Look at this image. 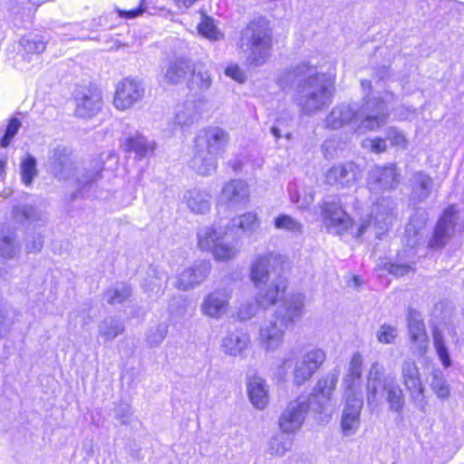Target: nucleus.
Listing matches in <instances>:
<instances>
[{"label": "nucleus", "instance_id": "1", "mask_svg": "<svg viewBox=\"0 0 464 464\" xmlns=\"http://www.w3.org/2000/svg\"><path fill=\"white\" fill-rule=\"evenodd\" d=\"M282 90L295 88V102L304 115L312 116L329 106L334 99L335 78L318 73L309 63L302 62L281 71L276 79Z\"/></svg>", "mask_w": 464, "mask_h": 464}, {"label": "nucleus", "instance_id": "2", "mask_svg": "<svg viewBox=\"0 0 464 464\" xmlns=\"http://www.w3.org/2000/svg\"><path fill=\"white\" fill-rule=\"evenodd\" d=\"M363 98L361 104L343 102L335 105L327 114L324 123L331 130L352 125L354 131H374L384 126L390 113L382 96L372 95V82L362 80Z\"/></svg>", "mask_w": 464, "mask_h": 464}, {"label": "nucleus", "instance_id": "3", "mask_svg": "<svg viewBox=\"0 0 464 464\" xmlns=\"http://www.w3.org/2000/svg\"><path fill=\"white\" fill-rule=\"evenodd\" d=\"M339 380V372L331 371L319 380L310 396L300 395L287 402L278 417V428L284 434L294 435L298 432L313 406L317 412L323 413L330 405V401Z\"/></svg>", "mask_w": 464, "mask_h": 464}, {"label": "nucleus", "instance_id": "4", "mask_svg": "<svg viewBox=\"0 0 464 464\" xmlns=\"http://www.w3.org/2000/svg\"><path fill=\"white\" fill-rule=\"evenodd\" d=\"M218 220L211 227H205L198 232V246L209 250L216 260L225 261L231 257L230 232L232 230V183L226 182L217 197Z\"/></svg>", "mask_w": 464, "mask_h": 464}, {"label": "nucleus", "instance_id": "5", "mask_svg": "<svg viewBox=\"0 0 464 464\" xmlns=\"http://www.w3.org/2000/svg\"><path fill=\"white\" fill-rule=\"evenodd\" d=\"M304 307V296L301 294L283 299L274 317L265 322L259 330L261 343L266 351H276L282 345L286 329L302 318Z\"/></svg>", "mask_w": 464, "mask_h": 464}, {"label": "nucleus", "instance_id": "6", "mask_svg": "<svg viewBox=\"0 0 464 464\" xmlns=\"http://www.w3.org/2000/svg\"><path fill=\"white\" fill-rule=\"evenodd\" d=\"M229 134L219 127L199 130L194 138L189 168L202 176L211 175L217 169L218 159L228 145Z\"/></svg>", "mask_w": 464, "mask_h": 464}, {"label": "nucleus", "instance_id": "7", "mask_svg": "<svg viewBox=\"0 0 464 464\" xmlns=\"http://www.w3.org/2000/svg\"><path fill=\"white\" fill-rule=\"evenodd\" d=\"M46 169L60 180H69L75 177L77 184L84 187L100 179L103 162L100 159H94L87 166L79 169L72 150L65 146L58 145L49 150Z\"/></svg>", "mask_w": 464, "mask_h": 464}, {"label": "nucleus", "instance_id": "8", "mask_svg": "<svg viewBox=\"0 0 464 464\" xmlns=\"http://www.w3.org/2000/svg\"><path fill=\"white\" fill-rule=\"evenodd\" d=\"M382 388L389 409L394 412H401L404 407V395L394 376L384 375V367L378 362L372 363L366 382V395L368 403L377 401L379 390Z\"/></svg>", "mask_w": 464, "mask_h": 464}, {"label": "nucleus", "instance_id": "9", "mask_svg": "<svg viewBox=\"0 0 464 464\" xmlns=\"http://www.w3.org/2000/svg\"><path fill=\"white\" fill-rule=\"evenodd\" d=\"M242 41L249 48L248 63L255 66L265 64L272 52L269 21L262 16L254 18L243 31Z\"/></svg>", "mask_w": 464, "mask_h": 464}, {"label": "nucleus", "instance_id": "10", "mask_svg": "<svg viewBox=\"0 0 464 464\" xmlns=\"http://www.w3.org/2000/svg\"><path fill=\"white\" fill-rule=\"evenodd\" d=\"M464 229V216L462 217L456 206H450L444 210L437 222L429 246L439 249L446 246L453 235Z\"/></svg>", "mask_w": 464, "mask_h": 464}, {"label": "nucleus", "instance_id": "11", "mask_svg": "<svg viewBox=\"0 0 464 464\" xmlns=\"http://www.w3.org/2000/svg\"><path fill=\"white\" fill-rule=\"evenodd\" d=\"M326 360V353L322 348L312 347L296 358L293 369V382L301 386L308 382Z\"/></svg>", "mask_w": 464, "mask_h": 464}, {"label": "nucleus", "instance_id": "12", "mask_svg": "<svg viewBox=\"0 0 464 464\" xmlns=\"http://www.w3.org/2000/svg\"><path fill=\"white\" fill-rule=\"evenodd\" d=\"M145 92L146 89L141 80L124 78L116 85L113 106L118 111H127L143 99Z\"/></svg>", "mask_w": 464, "mask_h": 464}, {"label": "nucleus", "instance_id": "13", "mask_svg": "<svg viewBox=\"0 0 464 464\" xmlns=\"http://www.w3.org/2000/svg\"><path fill=\"white\" fill-rule=\"evenodd\" d=\"M362 176L360 167L353 161H347L329 168L324 173V182L337 188H352Z\"/></svg>", "mask_w": 464, "mask_h": 464}, {"label": "nucleus", "instance_id": "14", "mask_svg": "<svg viewBox=\"0 0 464 464\" xmlns=\"http://www.w3.org/2000/svg\"><path fill=\"white\" fill-rule=\"evenodd\" d=\"M401 377L415 406L424 410L426 406L423 393L424 386L420 380L419 368L413 360L406 359L403 361L401 366Z\"/></svg>", "mask_w": 464, "mask_h": 464}, {"label": "nucleus", "instance_id": "15", "mask_svg": "<svg viewBox=\"0 0 464 464\" xmlns=\"http://www.w3.org/2000/svg\"><path fill=\"white\" fill-rule=\"evenodd\" d=\"M74 101V113L82 119H90L97 115L103 104L102 92L94 86H85L77 90Z\"/></svg>", "mask_w": 464, "mask_h": 464}, {"label": "nucleus", "instance_id": "16", "mask_svg": "<svg viewBox=\"0 0 464 464\" xmlns=\"http://www.w3.org/2000/svg\"><path fill=\"white\" fill-rule=\"evenodd\" d=\"M406 320L411 348L419 357H423L429 349V339L422 315L417 310L409 308Z\"/></svg>", "mask_w": 464, "mask_h": 464}, {"label": "nucleus", "instance_id": "17", "mask_svg": "<svg viewBox=\"0 0 464 464\" xmlns=\"http://www.w3.org/2000/svg\"><path fill=\"white\" fill-rule=\"evenodd\" d=\"M321 209L324 225L329 232L341 235L352 227V218L338 202L324 201Z\"/></svg>", "mask_w": 464, "mask_h": 464}, {"label": "nucleus", "instance_id": "18", "mask_svg": "<svg viewBox=\"0 0 464 464\" xmlns=\"http://www.w3.org/2000/svg\"><path fill=\"white\" fill-rule=\"evenodd\" d=\"M399 176L395 164L374 166L369 172L367 184L376 193L393 189L400 182Z\"/></svg>", "mask_w": 464, "mask_h": 464}, {"label": "nucleus", "instance_id": "19", "mask_svg": "<svg viewBox=\"0 0 464 464\" xmlns=\"http://www.w3.org/2000/svg\"><path fill=\"white\" fill-rule=\"evenodd\" d=\"M362 406V397L346 398L340 420L341 430L344 437L353 436L359 430Z\"/></svg>", "mask_w": 464, "mask_h": 464}, {"label": "nucleus", "instance_id": "20", "mask_svg": "<svg viewBox=\"0 0 464 464\" xmlns=\"http://www.w3.org/2000/svg\"><path fill=\"white\" fill-rule=\"evenodd\" d=\"M362 357L359 353L351 358L347 372L343 380L344 398L362 397Z\"/></svg>", "mask_w": 464, "mask_h": 464}, {"label": "nucleus", "instance_id": "21", "mask_svg": "<svg viewBox=\"0 0 464 464\" xmlns=\"http://www.w3.org/2000/svg\"><path fill=\"white\" fill-rule=\"evenodd\" d=\"M286 287V279L279 276L273 279L269 285L266 284L260 287H256L257 289L256 303L261 308H268L284 297Z\"/></svg>", "mask_w": 464, "mask_h": 464}, {"label": "nucleus", "instance_id": "22", "mask_svg": "<svg viewBox=\"0 0 464 464\" xmlns=\"http://www.w3.org/2000/svg\"><path fill=\"white\" fill-rule=\"evenodd\" d=\"M229 300V290L217 289L204 298L201 312L211 318H221L228 311Z\"/></svg>", "mask_w": 464, "mask_h": 464}, {"label": "nucleus", "instance_id": "23", "mask_svg": "<svg viewBox=\"0 0 464 464\" xmlns=\"http://www.w3.org/2000/svg\"><path fill=\"white\" fill-rule=\"evenodd\" d=\"M209 272V262H196L192 266L188 267L178 274L175 286L180 290H188L204 282Z\"/></svg>", "mask_w": 464, "mask_h": 464}, {"label": "nucleus", "instance_id": "24", "mask_svg": "<svg viewBox=\"0 0 464 464\" xmlns=\"http://www.w3.org/2000/svg\"><path fill=\"white\" fill-rule=\"evenodd\" d=\"M446 334L451 337L456 335V331L449 325H435L432 328V341L436 353L444 368L451 366V359L446 344Z\"/></svg>", "mask_w": 464, "mask_h": 464}, {"label": "nucleus", "instance_id": "25", "mask_svg": "<svg viewBox=\"0 0 464 464\" xmlns=\"http://www.w3.org/2000/svg\"><path fill=\"white\" fill-rule=\"evenodd\" d=\"M203 103L200 101H188L177 108L174 123L180 129L196 123L202 114Z\"/></svg>", "mask_w": 464, "mask_h": 464}, {"label": "nucleus", "instance_id": "26", "mask_svg": "<svg viewBox=\"0 0 464 464\" xmlns=\"http://www.w3.org/2000/svg\"><path fill=\"white\" fill-rule=\"evenodd\" d=\"M275 261L276 256L273 254H266L256 257L250 270V277L255 287H260L268 283L273 262Z\"/></svg>", "mask_w": 464, "mask_h": 464}, {"label": "nucleus", "instance_id": "27", "mask_svg": "<svg viewBox=\"0 0 464 464\" xmlns=\"http://www.w3.org/2000/svg\"><path fill=\"white\" fill-rule=\"evenodd\" d=\"M167 280V274L162 269L151 266L143 279L141 286L150 297L157 298L164 293Z\"/></svg>", "mask_w": 464, "mask_h": 464}, {"label": "nucleus", "instance_id": "28", "mask_svg": "<svg viewBox=\"0 0 464 464\" xmlns=\"http://www.w3.org/2000/svg\"><path fill=\"white\" fill-rule=\"evenodd\" d=\"M210 200L211 196L208 191L196 188L187 190L183 195V201L195 214L208 213L211 208Z\"/></svg>", "mask_w": 464, "mask_h": 464}, {"label": "nucleus", "instance_id": "29", "mask_svg": "<svg viewBox=\"0 0 464 464\" xmlns=\"http://www.w3.org/2000/svg\"><path fill=\"white\" fill-rule=\"evenodd\" d=\"M247 393L251 403L258 410L265 409L269 401L268 387L261 377L254 375L248 378Z\"/></svg>", "mask_w": 464, "mask_h": 464}, {"label": "nucleus", "instance_id": "30", "mask_svg": "<svg viewBox=\"0 0 464 464\" xmlns=\"http://www.w3.org/2000/svg\"><path fill=\"white\" fill-rule=\"evenodd\" d=\"M372 218L368 221L362 223L358 228L357 237L362 236L366 229L373 223V225L380 230L376 234L380 235L382 231L387 230L389 226L392 224V208H388L387 206L378 204L373 209Z\"/></svg>", "mask_w": 464, "mask_h": 464}, {"label": "nucleus", "instance_id": "31", "mask_svg": "<svg viewBox=\"0 0 464 464\" xmlns=\"http://www.w3.org/2000/svg\"><path fill=\"white\" fill-rule=\"evenodd\" d=\"M190 68V62L186 58L170 60L163 72L164 82L169 84H178L186 79Z\"/></svg>", "mask_w": 464, "mask_h": 464}, {"label": "nucleus", "instance_id": "32", "mask_svg": "<svg viewBox=\"0 0 464 464\" xmlns=\"http://www.w3.org/2000/svg\"><path fill=\"white\" fill-rule=\"evenodd\" d=\"M412 182V195L419 201L427 199L430 193L433 185L431 177L424 172H416L411 179Z\"/></svg>", "mask_w": 464, "mask_h": 464}, {"label": "nucleus", "instance_id": "33", "mask_svg": "<svg viewBox=\"0 0 464 464\" xmlns=\"http://www.w3.org/2000/svg\"><path fill=\"white\" fill-rule=\"evenodd\" d=\"M20 252L15 233L10 229L0 231V256L5 259L14 258Z\"/></svg>", "mask_w": 464, "mask_h": 464}, {"label": "nucleus", "instance_id": "34", "mask_svg": "<svg viewBox=\"0 0 464 464\" xmlns=\"http://www.w3.org/2000/svg\"><path fill=\"white\" fill-rule=\"evenodd\" d=\"M125 150L133 151L139 158H143L154 150L153 141L147 140L144 136L137 134L128 138L125 141Z\"/></svg>", "mask_w": 464, "mask_h": 464}, {"label": "nucleus", "instance_id": "35", "mask_svg": "<svg viewBox=\"0 0 464 464\" xmlns=\"http://www.w3.org/2000/svg\"><path fill=\"white\" fill-rule=\"evenodd\" d=\"M284 433H277L272 436L266 444V453L273 457H283L292 448V440Z\"/></svg>", "mask_w": 464, "mask_h": 464}, {"label": "nucleus", "instance_id": "36", "mask_svg": "<svg viewBox=\"0 0 464 464\" xmlns=\"http://www.w3.org/2000/svg\"><path fill=\"white\" fill-rule=\"evenodd\" d=\"M123 331L124 326L121 322L112 317L105 318L99 324V334L107 341L115 339Z\"/></svg>", "mask_w": 464, "mask_h": 464}, {"label": "nucleus", "instance_id": "37", "mask_svg": "<svg viewBox=\"0 0 464 464\" xmlns=\"http://www.w3.org/2000/svg\"><path fill=\"white\" fill-rule=\"evenodd\" d=\"M190 84L191 89L200 92L208 90L212 84V77L209 71L204 66L195 69L191 75Z\"/></svg>", "mask_w": 464, "mask_h": 464}, {"label": "nucleus", "instance_id": "38", "mask_svg": "<svg viewBox=\"0 0 464 464\" xmlns=\"http://www.w3.org/2000/svg\"><path fill=\"white\" fill-rule=\"evenodd\" d=\"M43 214L31 205L16 206L13 209V217L15 221L24 224L42 219Z\"/></svg>", "mask_w": 464, "mask_h": 464}, {"label": "nucleus", "instance_id": "39", "mask_svg": "<svg viewBox=\"0 0 464 464\" xmlns=\"http://www.w3.org/2000/svg\"><path fill=\"white\" fill-rule=\"evenodd\" d=\"M291 201L297 205L299 208H306L314 200V190L311 188H303L302 190L294 187L288 188Z\"/></svg>", "mask_w": 464, "mask_h": 464}, {"label": "nucleus", "instance_id": "40", "mask_svg": "<svg viewBox=\"0 0 464 464\" xmlns=\"http://www.w3.org/2000/svg\"><path fill=\"white\" fill-rule=\"evenodd\" d=\"M20 172L23 183L30 186L37 175L36 160L31 155H26L21 161Z\"/></svg>", "mask_w": 464, "mask_h": 464}, {"label": "nucleus", "instance_id": "41", "mask_svg": "<svg viewBox=\"0 0 464 464\" xmlns=\"http://www.w3.org/2000/svg\"><path fill=\"white\" fill-rule=\"evenodd\" d=\"M386 140H388L392 147L398 150H406L409 147V139L406 133L397 127L392 126L385 130Z\"/></svg>", "mask_w": 464, "mask_h": 464}, {"label": "nucleus", "instance_id": "42", "mask_svg": "<svg viewBox=\"0 0 464 464\" xmlns=\"http://www.w3.org/2000/svg\"><path fill=\"white\" fill-rule=\"evenodd\" d=\"M130 293L131 290L128 285L119 284L109 289L105 293L104 298L111 304H121L130 295Z\"/></svg>", "mask_w": 464, "mask_h": 464}, {"label": "nucleus", "instance_id": "43", "mask_svg": "<svg viewBox=\"0 0 464 464\" xmlns=\"http://www.w3.org/2000/svg\"><path fill=\"white\" fill-rule=\"evenodd\" d=\"M275 227L277 229L285 230L295 234H302L303 225L288 215H280L275 219Z\"/></svg>", "mask_w": 464, "mask_h": 464}, {"label": "nucleus", "instance_id": "44", "mask_svg": "<svg viewBox=\"0 0 464 464\" xmlns=\"http://www.w3.org/2000/svg\"><path fill=\"white\" fill-rule=\"evenodd\" d=\"M198 30L201 35L211 41H216L220 36V33L217 29L214 20L206 15L202 16L201 22L198 25Z\"/></svg>", "mask_w": 464, "mask_h": 464}, {"label": "nucleus", "instance_id": "45", "mask_svg": "<svg viewBox=\"0 0 464 464\" xmlns=\"http://www.w3.org/2000/svg\"><path fill=\"white\" fill-rule=\"evenodd\" d=\"M168 325L166 324H160L155 327L149 330L147 334V343L150 347L159 346L166 338L168 334Z\"/></svg>", "mask_w": 464, "mask_h": 464}, {"label": "nucleus", "instance_id": "46", "mask_svg": "<svg viewBox=\"0 0 464 464\" xmlns=\"http://www.w3.org/2000/svg\"><path fill=\"white\" fill-rule=\"evenodd\" d=\"M431 389L440 398L447 399L450 396V386L440 371L433 373Z\"/></svg>", "mask_w": 464, "mask_h": 464}, {"label": "nucleus", "instance_id": "47", "mask_svg": "<svg viewBox=\"0 0 464 464\" xmlns=\"http://www.w3.org/2000/svg\"><path fill=\"white\" fill-rule=\"evenodd\" d=\"M21 44L28 53H41L46 47L45 42L39 36L24 37L21 40Z\"/></svg>", "mask_w": 464, "mask_h": 464}, {"label": "nucleus", "instance_id": "48", "mask_svg": "<svg viewBox=\"0 0 464 464\" xmlns=\"http://www.w3.org/2000/svg\"><path fill=\"white\" fill-rule=\"evenodd\" d=\"M21 127V122L17 118H12L4 130V135L0 139V146L6 148L9 146L13 138L16 135Z\"/></svg>", "mask_w": 464, "mask_h": 464}, {"label": "nucleus", "instance_id": "49", "mask_svg": "<svg viewBox=\"0 0 464 464\" xmlns=\"http://www.w3.org/2000/svg\"><path fill=\"white\" fill-rule=\"evenodd\" d=\"M376 336L382 343H393L398 336V329L395 326L382 324L379 328Z\"/></svg>", "mask_w": 464, "mask_h": 464}, {"label": "nucleus", "instance_id": "50", "mask_svg": "<svg viewBox=\"0 0 464 464\" xmlns=\"http://www.w3.org/2000/svg\"><path fill=\"white\" fill-rule=\"evenodd\" d=\"M362 147L376 154L382 153L387 150L386 140L380 137L364 139L362 141Z\"/></svg>", "mask_w": 464, "mask_h": 464}, {"label": "nucleus", "instance_id": "51", "mask_svg": "<svg viewBox=\"0 0 464 464\" xmlns=\"http://www.w3.org/2000/svg\"><path fill=\"white\" fill-rule=\"evenodd\" d=\"M238 227L245 231L255 229L258 226V219L256 214L248 212L241 215L238 218Z\"/></svg>", "mask_w": 464, "mask_h": 464}, {"label": "nucleus", "instance_id": "52", "mask_svg": "<svg viewBox=\"0 0 464 464\" xmlns=\"http://www.w3.org/2000/svg\"><path fill=\"white\" fill-rule=\"evenodd\" d=\"M259 306L255 305L251 302H246L242 304L237 310V317L241 321H246L251 319L257 313V308Z\"/></svg>", "mask_w": 464, "mask_h": 464}, {"label": "nucleus", "instance_id": "53", "mask_svg": "<svg viewBox=\"0 0 464 464\" xmlns=\"http://www.w3.org/2000/svg\"><path fill=\"white\" fill-rule=\"evenodd\" d=\"M426 223V216L424 214L420 215V220L417 216H414L411 218L410 223L407 225L405 233L407 236H410L411 233L414 237L418 236L419 230H420Z\"/></svg>", "mask_w": 464, "mask_h": 464}, {"label": "nucleus", "instance_id": "54", "mask_svg": "<svg viewBox=\"0 0 464 464\" xmlns=\"http://www.w3.org/2000/svg\"><path fill=\"white\" fill-rule=\"evenodd\" d=\"M387 270L389 271L390 274L394 275L397 277L404 276L410 274L411 272L414 271L411 265L398 263L388 264Z\"/></svg>", "mask_w": 464, "mask_h": 464}, {"label": "nucleus", "instance_id": "55", "mask_svg": "<svg viewBox=\"0 0 464 464\" xmlns=\"http://www.w3.org/2000/svg\"><path fill=\"white\" fill-rule=\"evenodd\" d=\"M339 143L336 139L330 138L322 145V150L325 158L330 159L333 158L337 151Z\"/></svg>", "mask_w": 464, "mask_h": 464}, {"label": "nucleus", "instance_id": "56", "mask_svg": "<svg viewBox=\"0 0 464 464\" xmlns=\"http://www.w3.org/2000/svg\"><path fill=\"white\" fill-rule=\"evenodd\" d=\"M10 310L3 304L0 299V334L5 332L10 325L9 315Z\"/></svg>", "mask_w": 464, "mask_h": 464}, {"label": "nucleus", "instance_id": "57", "mask_svg": "<svg viewBox=\"0 0 464 464\" xmlns=\"http://www.w3.org/2000/svg\"><path fill=\"white\" fill-rule=\"evenodd\" d=\"M396 116L399 121H411L416 117V110L406 106H401L396 110Z\"/></svg>", "mask_w": 464, "mask_h": 464}, {"label": "nucleus", "instance_id": "58", "mask_svg": "<svg viewBox=\"0 0 464 464\" xmlns=\"http://www.w3.org/2000/svg\"><path fill=\"white\" fill-rule=\"evenodd\" d=\"M249 195L248 186L243 180H234V198L238 197L242 199L246 198Z\"/></svg>", "mask_w": 464, "mask_h": 464}, {"label": "nucleus", "instance_id": "59", "mask_svg": "<svg viewBox=\"0 0 464 464\" xmlns=\"http://www.w3.org/2000/svg\"><path fill=\"white\" fill-rule=\"evenodd\" d=\"M145 10H146L145 2H144V0H141L140 6L138 8L131 9L130 11L120 10L119 14L122 18L133 19V18L137 17L138 15L141 14L143 12H145Z\"/></svg>", "mask_w": 464, "mask_h": 464}, {"label": "nucleus", "instance_id": "60", "mask_svg": "<svg viewBox=\"0 0 464 464\" xmlns=\"http://www.w3.org/2000/svg\"><path fill=\"white\" fill-rule=\"evenodd\" d=\"M390 78V72L389 68L386 66H382L381 68L377 69L374 72V82L375 85H378L381 82H386Z\"/></svg>", "mask_w": 464, "mask_h": 464}, {"label": "nucleus", "instance_id": "61", "mask_svg": "<svg viewBox=\"0 0 464 464\" xmlns=\"http://www.w3.org/2000/svg\"><path fill=\"white\" fill-rule=\"evenodd\" d=\"M249 342V336L246 334L237 337L236 343H234V350L237 349L241 351L244 349Z\"/></svg>", "mask_w": 464, "mask_h": 464}, {"label": "nucleus", "instance_id": "62", "mask_svg": "<svg viewBox=\"0 0 464 464\" xmlns=\"http://www.w3.org/2000/svg\"><path fill=\"white\" fill-rule=\"evenodd\" d=\"M130 416H131V413H130V411L129 407H126L125 409H123L122 414L120 413V411H118L117 413H116L117 419L122 424L128 423L130 421Z\"/></svg>", "mask_w": 464, "mask_h": 464}, {"label": "nucleus", "instance_id": "63", "mask_svg": "<svg viewBox=\"0 0 464 464\" xmlns=\"http://www.w3.org/2000/svg\"><path fill=\"white\" fill-rule=\"evenodd\" d=\"M246 80V75L237 66L234 65V81L243 83Z\"/></svg>", "mask_w": 464, "mask_h": 464}, {"label": "nucleus", "instance_id": "64", "mask_svg": "<svg viewBox=\"0 0 464 464\" xmlns=\"http://www.w3.org/2000/svg\"><path fill=\"white\" fill-rule=\"evenodd\" d=\"M43 247V241L42 239H38L34 241L32 244H28L26 246V249L28 252H37L40 251Z\"/></svg>", "mask_w": 464, "mask_h": 464}]
</instances>
